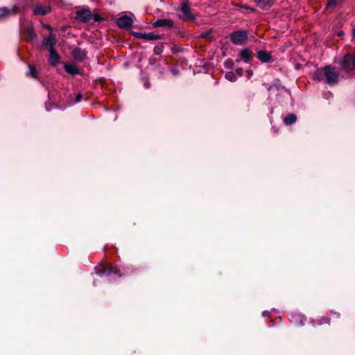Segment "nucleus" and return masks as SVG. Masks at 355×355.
<instances>
[{
    "mask_svg": "<svg viewBox=\"0 0 355 355\" xmlns=\"http://www.w3.org/2000/svg\"><path fill=\"white\" fill-rule=\"evenodd\" d=\"M313 78L315 80L321 81L324 80L327 84L334 85L338 82V73L329 66H327L322 69H317L313 73Z\"/></svg>",
    "mask_w": 355,
    "mask_h": 355,
    "instance_id": "nucleus-1",
    "label": "nucleus"
},
{
    "mask_svg": "<svg viewBox=\"0 0 355 355\" xmlns=\"http://www.w3.org/2000/svg\"><path fill=\"white\" fill-rule=\"evenodd\" d=\"M231 40L236 45H243L248 40V35L245 31H239L232 33L230 35Z\"/></svg>",
    "mask_w": 355,
    "mask_h": 355,
    "instance_id": "nucleus-2",
    "label": "nucleus"
},
{
    "mask_svg": "<svg viewBox=\"0 0 355 355\" xmlns=\"http://www.w3.org/2000/svg\"><path fill=\"white\" fill-rule=\"evenodd\" d=\"M180 17L185 21H190L194 19L193 15L191 12L190 8L187 2H182L180 8Z\"/></svg>",
    "mask_w": 355,
    "mask_h": 355,
    "instance_id": "nucleus-3",
    "label": "nucleus"
},
{
    "mask_svg": "<svg viewBox=\"0 0 355 355\" xmlns=\"http://www.w3.org/2000/svg\"><path fill=\"white\" fill-rule=\"evenodd\" d=\"M116 24L121 28H129L132 24V19L127 15H122L117 19Z\"/></svg>",
    "mask_w": 355,
    "mask_h": 355,
    "instance_id": "nucleus-4",
    "label": "nucleus"
},
{
    "mask_svg": "<svg viewBox=\"0 0 355 355\" xmlns=\"http://www.w3.org/2000/svg\"><path fill=\"white\" fill-rule=\"evenodd\" d=\"M92 13L89 10H81L76 12V19L81 21H87L91 19Z\"/></svg>",
    "mask_w": 355,
    "mask_h": 355,
    "instance_id": "nucleus-5",
    "label": "nucleus"
},
{
    "mask_svg": "<svg viewBox=\"0 0 355 355\" xmlns=\"http://www.w3.org/2000/svg\"><path fill=\"white\" fill-rule=\"evenodd\" d=\"M55 36L51 33L49 36L44 40L43 44L49 49V51H53L55 49Z\"/></svg>",
    "mask_w": 355,
    "mask_h": 355,
    "instance_id": "nucleus-6",
    "label": "nucleus"
},
{
    "mask_svg": "<svg viewBox=\"0 0 355 355\" xmlns=\"http://www.w3.org/2000/svg\"><path fill=\"white\" fill-rule=\"evenodd\" d=\"M257 6L262 10H268L275 3L276 0H254Z\"/></svg>",
    "mask_w": 355,
    "mask_h": 355,
    "instance_id": "nucleus-7",
    "label": "nucleus"
},
{
    "mask_svg": "<svg viewBox=\"0 0 355 355\" xmlns=\"http://www.w3.org/2000/svg\"><path fill=\"white\" fill-rule=\"evenodd\" d=\"M16 12V8L15 6L12 8L3 7L0 8V18L3 19L10 16Z\"/></svg>",
    "mask_w": 355,
    "mask_h": 355,
    "instance_id": "nucleus-8",
    "label": "nucleus"
},
{
    "mask_svg": "<svg viewBox=\"0 0 355 355\" xmlns=\"http://www.w3.org/2000/svg\"><path fill=\"white\" fill-rule=\"evenodd\" d=\"M119 272V269L116 266H110L108 267H105L103 268V271L97 272V273L99 275H109L112 273H118Z\"/></svg>",
    "mask_w": 355,
    "mask_h": 355,
    "instance_id": "nucleus-9",
    "label": "nucleus"
},
{
    "mask_svg": "<svg viewBox=\"0 0 355 355\" xmlns=\"http://www.w3.org/2000/svg\"><path fill=\"white\" fill-rule=\"evenodd\" d=\"M73 56L77 60H83L86 56V52L80 49H76L73 51Z\"/></svg>",
    "mask_w": 355,
    "mask_h": 355,
    "instance_id": "nucleus-10",
    "label": "nucleus"
},
{
    "mask_svg": "<svg viewBox=\"0 0 355 355\" xmlns=\"http://www.w3.org/2000/svg\"><path fill=\"white\" fill-rule=\"evenodd\" d=\"M258 58L264 62H269L271 59V55L270 53L265 51H260L257 53Z\"/></svg>",
    "mask_w": 355,
    "mask_h": 355,
    "instance_id": "nucleus-11",
    "label": "nucleus"
},
{
    "mask_svg": "<svg viewBox=\"0 0 355 355\" xmlns=\"http://www.w3.org/2000/svg\"><path fill=\"white\" fill-rule=\"evenodd\" d=\"M50 11L49 6H37L34 9V12L37 15H46Z\"/></svg>",
    "mask_w": 355,
    "mask_h": 355,
    "instance_id": "nucleus-12",
    "label": "nucleus"
},
{
    "mask_svg": "<svg viewBox=\"0 0 355 355\" xmlns=\"http://www.w3.org/2000/svg\"><path fill=\"white\" fill-rule=\"evenodd\" d=\"M154 26L155 27H160L164 26L171 27L173 26V21L170 19H159L154 23Z\"/></svg>",
    "mask_w": 355,
    "mask_h": 355,
    "instance_id": "nucleus-13",
    "label": "nucleus"
},
{
    "mask_svg": "<svg viewBox=\"0 0 355 355\" xmlns=\"http://www.w3.org/2000/svg\"><path fill=\"white\" fill-rule=\"evenodd\" d=\"M137 37L141 38H144L148 40H157L159 38V36L157 35H155L152 33H137L136 35Z\"/></svg>",
    "mask_w": 355,
    "mask_h": 355,
    "instance_id": "nucleus-14",
    "label": "nucleus"
},
{
    "mask_svg": "<svg viewBox=\"0 0 355 355\" xmlns=\"http://www.w3.org/2000/svg\"><path fill=\"white\" fill-rule=\"evenodd\" d=\"M49 52H50V58H49L50 62L52 64L55 65L57 63H58L60 57H59L58 54L56 53L55 49L53 51H49Z\"/></svg>",
    "mask_w": 355,
    "mask_h": 355,
    "instance_id": "nucleus-15",
    "label": "nucleus"
},
{
    "mask_svg": "<svg viewBox=\"0 0 355 355\" xmlns=\"http://www.w3.org/2000/svg\"><path fill=\"white\" fill-rule=\"evenodd\" d=\"M343 0H329L326 8L333 10L343 3Z\"/></svg>",
    "mask_w": 355,
    "mask_h": 355,
    "instance_id": "nucleus-16",
    "label": "nucleus"
},
{
    "mask_svg": "<svg viewBox=\"0 0 355 355\" xmlns=\"http://www.w3.org/2000/svg\"><path fill=\"white\" fill-rule=\"evenodd\" d=\"M240 55L242 58V59H243L245 62H248L251 58L252 52L250 50L245 49L241 51Z\"/></svg>",
    "mask_w": 355,
    "mask_h": 355,
    "instance_id": "nucleus-17",
    "label": "nucleus"
},
{
    "mask_svg": "<svg viewBox=\"0 0 355 355\" xmlns=\"http://www.w3.org/2000/svg\"><path fill=\"white\" fill-rule=\"evenodd\" d=\"M297 117L295 114H291L284 118L286 125H291L296 121Z\"/></svg>",
    "mask_w": 355,
    "mask_h": 355,
    "instance_id": "nucleus-18",
    "label": "nucleus"
},
{
    "mask_svg": "<svg viewBox=\"0 0 355 355\" xmlns=\"http://www.w3.org/2000/svg\"><path fill=\"white\" fill-rule=\"evenodd\" d=\"M65 70L71 74H76L78 73V70L76 67L73 64H66L64 66Z\"/></svg>",
    "mask_w": 355,
    "mask_h": 355,
    "instance_id": "nucleus-19",
    "label": "nucleus"
},
{
    "mask_svg": "<svg viewBox=\"0 0 355 355\" xmlns=\"http://www.w3.org/2000/svg\"><path fill=\"white\" fill-rule=\"evenodd\" d=\"M225 78L231 82H234L237 80V76L234 71H229L225 74Z\"/></svg>",
    "mask_w": 355,
    "mask_h": 355,
    "instance_id": "nucleus-20",
    "label": "nucleus"
},
{
    "mask_svg": "<svg viewBox=\"0 0 355 355\" xmlns=\"http://www.w3.org/2000/svg\"><path fill=\"white\" fill-rule=\"evenodd\" d=\"M28 75L31 76V77H33V78H35L36 77L37 71H36V69H35V67L33 66L29 65Z\"/></svg>",
    "mask_w": 355,
    "mask_h": 355,
    "instance_id": "nucleus-21",
    "label": "nucleus"
},
{
    "mask_svg": "<svg viewBox=\"0 0 355 355\" xmlns=\"http://www.w3.org/2000/svg\"><path fill=\"white\" fill-rule=\"evenodd\" d=\"M234 73L236 74L237 78L242 76L243 73V69H237Z\"/></svg>",
    "mask_w": 355,
    "mask_h": 355,
    "instance_id": "nucleus-22",
    "label": "nucleus"
},
{
    "mask_svg": "<svg viewBox=\"0 0 355 355\" xmlns=\"http://www.w3.org/2000/svg\"><path fill=\"white\" fill-rule=\"evenodd\" d=\"M82 97H83V96H82V94H77L76 95L75 102H76V103H78V102H80V101H81V99H82Z\"/></svg>",
    "mask_w": 355,
    "mask_h": 355,
    "instance_id": "nucleus-23",
    "label": "nucleus"
},
{
    "mask_svg": "<svg viewBox=\"0 0 355 355\" xmlns=\"http://www.w3.org/2000/svg\"><path fill=\"white\" fill-rule=\"evenodd\" d=\"M29 35H30L31 40H33L35 37V34L32 31H29Z\"/></svg>",
    "mask_w": 355,
    "mask_h": 355,
    "instance_id": "nucleus-24",
    "label": "nucleus"
},
{
    "mask_svg": "<svg viewBox=\"0 0 355 355\" xmlns=\"http://www.w3.org/2000/svg\"><path fill=\"white\" fill-rule=\"evenodd\" d=\"M352 35H353V40H355V25L353 26V28H352Z\"/></svg>",
    "mask_w": 355,
    "mask_h": 355,
    "instance_id": "nucleus-25",
    "label": "nucleus"
},
{
    "mask_svg": "<svg viewBox=\"0 0 355 355\" xmlns=\"http://www.w3.org/2000/svg\"><path fill=\"white\" fill-rule=\"evenodd\" d=\"M225 66L228 68L231 67V65H230V63L228 62H225Z\"/></svg>",
    "mask_w": 355,
    "mask_h": 355,
    "instance_id": "nucleus-26",
    "label": "nucleus"
},
{
    "mask_svg": "<svg viewBox=\"0 0 355 355\" xmlns=\"http://www.w3.org/2000/svg\"><path fill=\"white\" fill-rule=\"evenodd\" d=\"M342 35H343V33H342V32L339 33V35H340V36H341Z\"/></svg>",
    "mask_w": 355,
    "mask_h": 355,
    "instance_id": "nucleus-27",
    "label": "nucleus"
},
{
    "mask_svg": "<svg viewBox=\"0 0 355 355\" xmlns=\"http://www.w3.org/2000/svg\"><path fill=\"white\" fill-rule=\"evenodd\" d=\"M145 86H146V87H148V83H146V84H145Z\"/></svg>",
    "mask_w": 355,
    "mask_h": 355,
    "instance_id": "nucleus-28",
    "label": "nucleus"
}]
</instances>
